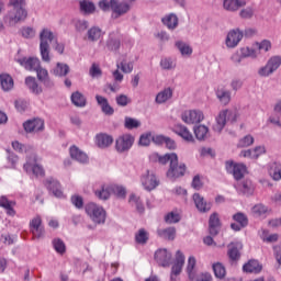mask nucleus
I'll return each mask as SVG.
<instances>
[{"label": "nucleus", "instance_id": "nucleus-1", "mask_svg": "<svg viewBox=\"0 0 281 281\" xmlns=\"http://www.w3.org/2000/svg\"><path fill=\"white\" fill-rule=\"evenodd\" d=\"M150 161H159L162 166H166L169 161V168L167 170L168 179L176 181V179H181V177L186 176L188 167L186 164H179V156L177 154H166L164 156H159V154H151L149 156Z\"/></svg>", "mask_w": 281, "mask_h": 281}, {"label": "nucleus", "instance_id": "nucleus-2", "mask_svg": "<svg viewBox=\"0 0 281 281\" xmlns=\"http://www.w3.org/2000/svg\"><path fill=\"white\" fill-rule=\"evenodd\" d=\"M9 5L13 8L4 15V23L9 27H14L16 23L27 19V11L25 10V0H10Z\"/></svg>", "mask_w": 281, "mask_h": 281}, {"label": "nucleus", "instance_id": "nucleus-3", "mask_svg": "<svg viewBox=\"0 0 281 281\" xmlns=\"http://www.w3.org/2000/svg\"><path fill=\"white\" fill-rule=\"evenodd\" d=\"M226 172L233 175L236 181H240V179L245 178L247 175V165L243 162H234V160H227L225 162Z\"/></svg>", "mask_w": 281, "mask_h": 281}, {"label": "nucleus", "instance_id": "nucleus-4", "mask_svg": "<svg viewBox=\"0 0 281 281\" xmlns=\"http://www.w3.org/2000/svg\"><path fill=\"white\" fill-rule=\"evenodd\" d=\"M41 44H40V49H41V56L43 60L46 63H49V43L54 41V33L49 30H43L41 35Z\"/></svg>", "mask_w": 281, "mask_h": 281}, {"label": "nucleus", "instance_id": "nucleus-5", "mask_svg": "<svg viewBox=\"0 0 281 281\" xmlns=\"http://www.w3.org/2000/svg\"><path fill=\"white\" fill-rule=\"evenodd\" d=\"M133 144H135V137L131 134H123L115 139L114 148L120 154L128 153L133 148Z\"/></svg>", "mask_w": 281, "mask_h": 281}, {"label": "nucleus", "instance_id": "nucleus-6", "mask_svg": "<svg viewBox=\"0 0 281 281\" xmlns=\"http://www.w3.org/2000/svg\"><path fill=\"white\" fill-rule=\"evenodd\" d=\"M86 212L94 223H104L106 221V212L95 203H88Z\"/></svg>", "mask_w": 281, "mask_h": 281}, {"label": "nucleus", "instance_id": "nucleus-7", "mask_svg": "<svg viewBox=\"0 0 281 281\" xmlns=\"http://www.w3.org/2000/svg\"><path fill=\"white\" fill-rule=\"evenodd\" d=\"M140 182L147 192H151V190H155L159 186V179H157V176L148 170L142 175Z\"/></svg>", "mask_w": 281, "mask_h": 281}, {"label": "nucleus", "instance_id": "nucleus-8", "mask_svg": "<svg viewBox=\"0 0 281 281\" xmlns=\"http://www.w3.org/2000/svg\"><path fill=\"white\" fill-rule=\"evenodd\" d=\"M45 188L55 195L57 199H65V193L63 192V187L60 182L54 178H48L44 182Z\"/></svg>", "mask_w": 281, "mask_h": 281}, {"label": "nucleus", "instance_id": "nucleus-9", "mask_svg": "<svg viewBox=\"0 0 281 281\" xmlns=\"http://www.w3.org/2000/svg\"><path fill=\"white\" fill-rule=\"evenodd\" d=\"M236 120H238L237 110H224L217 116V125L223 128L227 122H236Z\"/></svg>", "mask_w": 281, "mask_h": 281}, {"label": "nucleus", "instance_id": "nucleus-10", "mask_svg": "<svg viewBox=\"0 0 281 281\" xmlns=\"http://www.w3.org/2000/svg\"><path fill=\"white\" fill-rule=\"evenodd\" d=\"M183 265H186V256H183V252L178 250L176 252V259H175L173 266L171 268V280L172 281L177 280V276H179L181 273V271L183 270Z\"/></svg>", "mask_w": 281, "mask_h": 281}, {"label": "nucleus", "instance_id": "nucleus-11", "mask_svg": "<svg viewBox=\"0 0 281 281\" xmlns=\"http://www.w3.org/2000/svg\"><path fill=\"white\" fill-rule=\"evenodd\" d=\"M154 258L159 267H170V262H172V254L165 248L158 249Z\"/></svg>", "mask_w": 281, "mask_h": 281}, {"label": "nucleus", "instance_id": "nucleus-12", "mask_svg": "<svg viewBox=\"0 0 281 281\" xmlns=\"http://www.w3.org/2000/svg\"><path fill=\"white\" fill-rule=\"evenodd\" d=\"M203 112L196 110H189L182 114V120L186 124H199L203 122Z\"/></svg>", "mask_w": 281, "mask_h": 281}, {"label": "nucleus", "instance_id": "nucleus-13", "mask_svg": "<svg viewBox=\"0 0 281 281\" xmlns=\"http://www.w3.org/2000/svg\"><path fill=\"white\" fill-rule=\"evenodd\" d=\"M113 190V184H100L99 187H94V194L97 199H100L101 201H106L111 198V194Z\"/></svg>", "mask_w": 281, "mask_h": 281}, {"label": "nucleus", "instance_id": "nucleus-14", "mask_svg": "<svg viewBox=\"0 0 281 281\" xmlns=\"http://www.w3.org/2000/svg\"><path fill=\"white\" fill-rule=\"evenodd\" d=\"M243 41V33L238 30H233L226 37L227 47H236Z\"/></svg>", "mask_w": 281, "mask_h": 281}, {"label": "nucleus", "instance_id": "nucleus-15", "mask_svg": "<svg viewBox=\"0 0 281 281\" xmlns=\"http://www.w3.org/2000/svg\"><path fill=\"white\" fill-rule=\"evenodd\" d=\"M95 100L99 104V106H101V111L102 113H104V115H113V113H115V110H113V106H111V104H109V100L100 94L95 95Z\"/></svg>", "mask_w": 281, "mask_h": 281}, {"label": "nucleus", "instance_id": "nucleus-16", "mask_svg": "<svg viewBox=\"0 0 281 281\" xmlns=\"http://www.w3.org/2000/svg\"><path fill=\"white\" fill-rule=\"evenodd\" d=\"M223 5L224 9L228 12H236V10L245 8V5H247V2L245 0H224Z\"/></svg>", "mask_w": 281, "mask_h": 281}, {"label": "nucleus", "instance_id": "nucleus-17", "mask_svg": "<svg viewBox=\"0 0 281 281\" xmlns=\"http://www.w3.org/2000/svg\"><path fill=\"white\" fill-rule=\"evenodd\" d=\"M97 146L99 148H109L113 144V136L106 133H101L95 136Z\"/></svg>", "mask_w": 281, "mask_h": 281}, {"label": "nucleus", "instance_id": "nucleus-18", "mask_svg": "<svg viewBox=\"0 0 281 281\" xmlns=\"http://www.w3.org/2000/svg\"><path fill=\"white\" fill-rule=\"evenodd\" d=\"M70 157L80 164H87V161H89V156H87V154L80 150L77 146L70 147Z\"/></svg>", "mask_w": 281, "mask_h": 281}, {"label": "nucleus", "instance_id": "nucleus-19", "mask_svg": "<svg viewBox=\"0 0 281 281\" xmlns=\"http://www.w3.org/2000/svg\"><path fill=\"white\" fill-rule=\"evenodd\" d=\"M16 63H19L21 67H24L26 71H36V58L34 57L18 58Z\"/></svg>", "mask_w": 281, "mask_h": 281}, {"label": "nucleus", "instance_id": "nucleus-20", "mask_svg": "<svg viewBox=\"0 0 281 281\" xmlns=\"http://www.w3.org/2000/svg\"><path fill=\"white\" fill-rule=\"evenodd\" d=\"M245 273H260L262 271V265L256 259L249 260L243 267Z\"/></svg>", "mask_w": 281, "mask_h": 281}, {"label": "nucleus", "instance_id": "nucleus-21", "mask_svg": "<svg viewBox=\"0 0 281 281\" xmlns=\"http://www.w3.org/2000/svg\"><path fill=\"white\" fill-rule=\"evenodd\" d=\"M218 227H221V220L218 218V214L213 213L209 220V232L211 236L218 234Z\"/></svg>", "mask_w": 281, "mask_h": 281}, {"label": "nucleus", "instance_id": "nucleus-22", "mask_svg": "<svg viewBox=\"0 0 281 281\" xmlns=\"http://www.w3.org/2000/svg\"><path fill=\"white\" fill-rule=\"evenodd\" d=\"M193 201L195 203V207L200 212H210V210L212 209V205L207 204L205 202V200L203 199V196H201V194H199V193L193 194Z\"/></svg>", "mask_w": 281, "mask_h": 281}, {"label": "nucleus", "instance_id": "nucleus-23", "mask_svg": "<svg viewBox=\"0 0 281 281\" xmlns=\"http://www.w3.org/2000/svg\"><path fill=\"white\" fill-rule=\"evenodd\" d=\"M240 249H243V244L231 243L228 245V258L231 260H238V258H240Z\"/></svg>", "mask_w": 281, "mask_h": 281}, {"label": "nucleus", "instance_id": "nucleus-24", "mask_svg": "<svg viewBox=\"0 0 281 281\" xmlns=\"http://www.w3.org/2000/svg\"><path fill=\"white\" fill-rule=\"evenodd\" d=\"M111 10L115 14H126L131 7L126 2H117V0H111Z\"/></svg>", "mask_w": 281, "mask_h": 281}, {"label": "nucleus", "instance_id": "nucleus-25", "mask_svg": "<svg viewBox=\"0 0 281 281\" xmlns=\"http://www.w3.org/2000/svg\"><path fill=\"white\" fill-rule=\"evenodd\" d=\"M24 170L31 177H36V155L27 157L26 162L24 164Z\"/></svg>", "mask_w": 281, "mask_h": 281}, {"label": "nucleus", "instance_id": "nucleus-26", "mask_svg": "<svg viewBox=\"0 0 281 281\" xmlns=\"http://www.w3.org/2000/svg\"><path fill=\"white\" fill-rule=\"evenodd\" d=\"M14 205H16V203L14 201L8 200L5 195H2L0 198V207L7 210V214H9L10 216H14L15 214Z\"/></svg>", "mask_w": 281, "mask_h": 281}, {"label": "nucleus", "instance_id": "nucleus-27", "mask_svg": "<svg viewBox=\"0 0 281 281\" xmlns=\"http://www.w3.org/2000/svg\"><path fill=\"white\" fill-rule=\"evenodd\" d=\"M175 131L177 135H179L180 137H182V139H184V142H189V143L194 142V136L192 135V133H190L188 127L179 125L176 127Z\"/></svg>", "mask_w": 281, "mask_h": 281}, {"label": "nucleus", "instance_id": "nucleus-28", "mask_svg": "<svg viewBox=\"0 0 281 281\" xmlns=\"http://www.w3.org/2000/svg\"><path fill=\"white\" fill-rule=\"evenodd\" d=\"M0 85L3 91H11L14 88V79L10 75H0Z\"/></svg>", "mask_w": 281, "mask_h": 281}, {"label": "nucleus", "instance_id": "nucleus-29", "mask_svg": "<svg viewBox=\"0 0 281 281\" xmlns=\"http://www.w3.org/2000/svg\"><path fill=\"white\" fill-rule=\"evenodd\" d=\"M213 272L215 278H218V280H223L225 276H227V270L225 269V266L221 262H215L212 266Z\"/></svg>", "mask_w": 281, "mask_h": 281}, {"label": "nucleus", "instance_id": "nucleus-30", "mask_svg": "<svg viewBox=\"0 0 281 281\" xmlns=\"http://www.w3.org/2000/svg\"><path fill=\"white\" fill-rule=\"evenodd\" d=\"M150 238V235L148 232L144 228H140L136 234H135V243L137 245H146L148 243V239Z\"/></svg>", "mask_w": 281, "mask_h": 281}, {"label": "nucleus", "instance_id": "nucleus-31", "mask_svg": "<svg viewBox=\"0 0 281 281\" xmlns=\"http://www.w3.org/2000/svg\"><path fill=\"white\" fill-rule=\"evenodd\" d=\"M269 175L273 181H280L281 179V165L278 162H272L269 168Z\"/></svg>", "mask_w": 281, "mask_h": 281}, {"label": "nucleus", "instance_id": "nucleus-32", "mask_svg": "<svg viewBox=\"0 0 281 281\" xmlns=\"http://www.w3.org/2000/svg\"><path fill=\"white\" fill-rule=\"evenodd\" d=\"M216 95L220 102L224 105H227L229 102H232V93L225 89H218Z\"/></svg>", "mask_w": 281, "mask_h": 281}, {"label": "nucleus", "instance_id": "nucleus-33", "mask_svg": "<svg viewBox=\"0 0 281 281\" xmlns=\"http://www.w3.org/2000/svg\"><path fill=\"white\" fill-rule=\"evenodd\" d=\"M187 273L190 280H194V276L196 273V258L189 257L187 265Z\"/></svg>", "mask_w": 281, "mask_h": 281}, {"label": "nucleus", "instance_id": "nucleus-34", "mask_svg": "<svg viewBox=\"0 0 281 281\" xmlns=\"http://www.w3.org/2000/svg\"><path fill=\"white\" fill-rule=\"evenodd\" d=\"M71 102L75 106H87V98L79 91L71 94Z\"/></svg>", "mask_w": 281, "mask_h": 281}, {"label": "nucleus", "instance_id": "nucleus-35", "mask_svg": "<svg viewBox=\"0 0 281 281\" xmlns=\"http://www.w3.org/2000/svg\"><path fill=\"white\" fill-rule=\"evenodd\" d=\"M170 98H172V90L167 88L157 94L156 102H158V104H164V102H167V100H170Z\"/></svg>", "mask_w": 281, "mask_h": 281}, {"label": "nucleus", "instance_id": "nucleus-36", "mask_svg": "<svg viewBox=\"0 0 281 281\" xmlns=\"http://www.w3.org/2000/svg\"><path fill=\"white\" fill-rule=\"evenodd\" d=\"M37 78L45 87L49 86V74L45 68L37 67Z\"/></svg>", "mask_w": 281, "mask_h": 281}, {"label": "nucleus", "instance_id": "nucleus-37", "mask_svg": "<svg viewBox=\"0 0 281 281\" xmlns=\"http://www.w3.org/2000/svg\"><path fill=\"white\" fill-rule=\"evenodd\" d=\"M162 23H164V25H167V27H169V30H175V27L179 23V20L177 19V15L169 14L162 19Z\"/></svg>", "mask_w": 281, "mask_h": 281}, {"label": "nucleus", "instance_id": "nucleus-38", "mask_svg": "<svg viewBox=\"0 0 281 281\" xmlns=\"http://www.w3.org/2000/svg\"><path fill=\"white\" fill-rule=\"evenodd\" d=\"M159 235L166 240H175V237L177 236V229H175V227L165 228L159 232Z\"/></svg>", "mask_w": 281, "mask_h": 281}, {"label": "nucleus", "instance_id": "nucleus-39", "mask_svg": "<svg viewBox=\"0 0 281 281\" xmlns=\"http://www.w3.org/2000/svg\"><path fill=\"white\" fill-rule=\"evenodd\" d=\"M80 10H81V12H85L86 14H91V13L95 12V5L93 4V2L82 0L80 2Z\"/></svg>", "mask_w": 281, "mask_h": 281}, {"label": "nucleus", "instance_id": "nucleus-40", "mask_svg": "<svg viewBox=\"0 0 281 281\" xmlns=\"http://www.w3.org/2000/svg\"><path fill=\"white\" fill-rule=\"evenodd\" d=\"M271 49V42L263 40L261 43L255 44V52L262 54V52H269Z\"/></svg>", "mask_w": 281, "mask_h": 281}, {"label": "nucleus", "instance_id": "nucleus-41", "mask_svg": "<svg viewBox=\"0 0 281 281\" xmlns=\"http://www.w3.org/2000/svg\"><path fill=\"white\" fill-rule=\"evenodd\" d=\"M252 214H255V216H267L269 209L265 206V204H256L252 207Z\"/></svg>", "mask_w": 281, "mask_h": 281}, {"label": "nucleus", "instance_id": "nucleus-42", "mask_svg": "<svg viewBox=\"0 0 281 281\" xmlns=\"http://www.w3.org/2000/svg\"><path fill=\"white\" fill-rule=\"evenodd\" d=\"M112 194H115L117 199H126V189L119 184H112Z\"/></svg>", "mask_w": 281, "mask_h": 281}, {"label": "nucleus", "instance_id": "nucleus-43", "mask_svg": "<svg viewBox=\"0 0 281 281\" xmlns=\"http://www.w3.org/2000/svg\"><path fill=\"white\" fill-rule=\"evenodd\" d=\"M261 238L263 243H278L280 236L278 234L269 235V231H262Z\"/></svg>", "mask_w": 281, "mask_h": 281}, {"label": "nucleus", "instance_id": "nucleus-44", "mask_svg": "<svg viewBox=\"0 0 281 281\" xmlns=\"http://www.w3.org/2000/svg\"><path fill=\"white\" fill-rule=\"evenodd\" d=\"M195 137L196 139H204L207 137V126L205 125H199L198 127L194 128Z\"/></svg>", "mask_w": 281, "mask_h": 281}, {"label": "nucleus", "instance_id": "nucleus-45", "mask_svg": "<svg viewBox=\"0 0 281 281\" xmlns=\"http://www.w3.org/2000/svg\"><path fill=\"white\" fill-rule=\"evenodd\" d=\"M53 246H54V249L57 251V254H65V251H67L65 241L63 239H59V238L54 239Z\"/></svg>", "mask_w": 281, "mask_h": 281}, {"label": "nucleus", "instance_id": "nucleus-46", "mask_svg": "<svg viewBox=\"0 0 281 281\" xmlns=\"http://www.w3.org/2000/svg\"><path fill=\"white\" fill-rule=\"evenodd\" d=\"M55 76H67L69 74V66L58 63L54 69Z\"/></svg>", "mask_w": 281, "mask_h": 281}, {"label": "nucleus", "instance_id": "nucleus-47", "mask_svg": "<svg viewBox=\"0 0 281 281\" xmlns=\"http://www.w3.org/2000/svg\"><path fill=\"white\" fill-rule=\"evenodd\" d=\"M102 36V31L98 27H92L88 32V38L89 41H99Z\"/></svg>", "mask_w": 281, "mask_h": 281}, {"label": "nucleus", "instance_id": "nucleus-48", "mask_svg": "<svg viewBox=\"0 0 281 281\" xmlns=\"http://www.w3.org/2000/svg\"><path fill=\"white\" fill-rule=\"evenodd\" d=\"M234 221L240 225V227L247 226L249 220H247V215L244 213H237L233 216Z\"/></svg>", "mask_w": 281, "mask_h": 281}, {"label": "nucleus", "instance_id": "nucleus-49", "mask_svg": "<svg viewBox=\"0 0 281 281\" xmlns=\"http://www.w3.org/2000/svg\"><path fill=\"white\" fill-rule=\"evenodd\" d=\"M280 65H281V57H278V56L272 57L267 64L270 71H272V72L276 71V69H278V67H280Z\"/></svg>", "mask_w": 281, "mask_h": 281}, {"label": "nucleus", "instance_id": "nucleus-50", "mask_svg": "<svg viewBox=\"0 0 281 281\" xmlns=\"http://www.w3.org/2000/svg\"><path fill=\"white\" fill-rule=\"evenodd\" d=\"M142 123L133 117H125V128L132 131V128H139Z\"/></svg>", "mask_w": 281, "mask_h": 281}, {"label": "nucleus", "instance_id": "nucleus-51", "mask_svg": "<svg viewBox=\"0 0 281 281\" xmlns=\"http://www.w3.org/2000/svg\"><path fill=\"white\" fill-rule=\"evenodd\" d=\"M176 47L180 49L182 56H190V54H192V48L182 42H177Z\"/></svg>", "mask_w": 281, "mask_h": 281}, {"label": "nucleus", "instance_id": "nucleus-52", "mask_svg": "<svg viewBox=\"0 0 281 281\" xmlns=\"http://www.w3.org/2000/svg\"><path fill=\"white\" fill-rule=\"evenodd\" d=\"M23 128H24L25 133H34V131L36 128V119H32V120L24 122Z\"/></svg>", "mask_w": 281, "mask_h": 281}, {"label": "nucleus", "instance_id": "nucleus-53", "mask_svg": "<svg viewBox=\"0 0 281 281\" xmlns=\"http://www.w3.org/2000/svg\"><path fill=\"white\" fill-rule=\"evenodd\" d=\"M254 144V137L251 135H247L241 138L238 143V148H247Z\"/></svg>", "mask_w": 281, "mask_h": 281}, {"label": "nucleus", "instance_id": "nucleus-54", "mask_svg": "<svg viewBox=\"0 0 281 281\" xmlns=\"http://www.w3.org/2000/svg\"><path fill=\"white\" fill-rule=\"evenodd\" d=\"M166 223H179L181 221V215L177 212H170L165 217Z\"/></svg>", "mask_w": 281, "mask_h": 281}, {"label": "nucleus", "instance_id": "nucleus-55", "mask_svg": "<svg viewBox=\"0 0 281 281\" xmlns=\"http://www.w3.org/2000/svg\"><path fill=\"white\" fill-rule=\"evenodd\" d=\"M25 85H26L27 89H30V91H32V93L36 92V78L26 77Z\"/></svg>", "mask_w": 281, "mask_h": 281}, {"label": "nucleus", "instance_id": "nucleus-56", "mask_svg": "<svg viewBox=\"0 0 281 281\" xmlns=\"http://www.w3.org/2000/svg\"><path fill=\"white\" fill-rule=\"evenodd\" d=\"M90 76L92 78H100V76H102V69H100L98 64H92L90 68Z\"/></svg>", "mask_w": 281, "mask_h": 281}, {"label": "nucleus", "instance_id": "nucleus-57", "mask_svg": "<svg viewBox=\"0 0 281 281\" xmlns=\"http://www.w3.org/2000/svg\"><path fill=\"white\" fill-rule=\"evenodd\" d=\"M266 153H267V150L265 149L263 146H258L255 149H252L251 159H258V157H260V155H265Z\"/></svg>", "mask_w": 281, "mask_h": 281}, {"label": "nucleus", "instance_id": "nucleus-58", "mask_svg": "<svg viewBox=\"0 0 281 281\" xmlns=\"http://www.w3.org/2000/svg\"><path fill=\"white\" fill-rule=\"evenodd\" d=\"M29 106V103L27 101L23 100V99H20V100H16L15 101V109L16 111H19L20 113L25 111Z\"/></svg>", "mask_w": 281, "mask_h": 281}, {"label": "nucleus", "instance_id": "nucleus-59", "mask_svg": "<svg viewBox=\"0 0 281 281\" xmlns=\"http://www.w3.org/2000/svg\"><path fill=\"white\" fill-rule=\"evenodd\" d=\"M117 69H121L124 74H131V71H133V64L122 61L121 64H117Z\"/></svg>", "mask_w": 281, "mask_h": 281}, {"label": "nucleus", "instance_id": "nucleus-60", "mask_svg": "<svg viewBox=\"0 0 281 281\" xmlns=\"http://www.w3.org/2000/svg\"><path fill=\"white\" fill-rule=\"evenodd\" d=\"M71 203L75 205V207H78V210H80V207H82L85 205V201L82 200V196H80V195H72Z\"/></svg>", "mask_w": 281, "mask_h": 281}, {"label": "nucleus", "instance_id": "nucleus-61", "mask_svg": "<svg viewBox=\"0 0 281 281\" xmlns=\"http://www.w3.org/2000/svg\"><path fill=\"white\" fill-rule=\"evenodd\" d=\"M240 56H243V58H247L249 56H256V48L255 49H251L249 47H243L240 49Z\"/></svg>", "mask_w": 281, "mask_h": 281}, {"label": "nucleus", "instance_id": "nucleus-62", "mask_svg": "<svg viewBox=\"0 0 281 281\" xmlns=\"http://www.w3.org/2000/svg\"><path fill=\"white\" fill-rule=\"evenodd\" d=\"M192 188H194V190H201L203 188V181L201 180V176H194L192 181Z\"/></svg>", "mask_w": 281, "mask_h": 281}, {"label": "nucleus", "instance_id": "nucleus-63", "mask_svg": "<svg viewBox=\"0 0 281 281\" xmlns=\"http://www.w3.org/2000/svg\"><path fill=\"white\" fill-rule=\"evenodd\" d=\"M150 139H153V136L150 134H144L139 138V144L140 146H149L150 145Z\"/></svg>", "mask_w": 281, "mask_h": 281}, {"label": "nucleus", "instance_id": "nucleus-64", "mask_svg": "<svg viewBox=\"0 0 281 281\" xmlns=\"http://www.w3.org/2000/svg\"><path fill=\"white\" fill-rule=\"evenodd\" d=\"M35 32H34V29L32 27H24L22 29V36L24 38H33Z\"/></svg>", "mask_w": 281, "mask_h": 281}]
</instances>
